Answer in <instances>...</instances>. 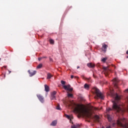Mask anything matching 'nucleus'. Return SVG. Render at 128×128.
<instances>
[{
    "label": "nucleus",
    "instance_id": "1",
    "mask_svg": "<svg viewBox=\"0 0 128 128\" xmlns=\"http://www.w3.org/2000/svg\"><path fill=\"white\" fill-rule=\"evenodd\" d=\"M64 103L69 108L70 106L74 108L73 112L75 114H82L89 118H92V116L94 114V110H98V108L92 106L86 108L84 104H76L70 101H64Z\"/></svg>",
    "mask_w": 128,
    "mask_h": 128
},
{
    "label": "nucleus",
    "instance_id": "28",
    "mask_svg": "<svg viewBox=\"0 0 128 128\" xmlns=\"http://www.w3.org/2000/svg\"><path fill=\"white\" fill-rule=\"evenodd\" d=\"M106 128H112L110 126H107Z\"/></svg>",
    "mask_w": 128,
    "mask_h": 128
},
{
    "label": "nucleus",
    "instance_id": "14",
    "mask_svg": "<svg viewBox=\"0 0 128 128\" xmlns=\"http://www.w3.org/2000/svg\"><path fill=\"white\" fill-rule=\"evenodd\" d=\"M56 120H54L52 122L51 126H56Z\"/></svg>",
    "mask_w": 128,
    "mask_h": 128
},
{
    "label": "nucleus",
    "instance_id": "3",
    "mask_svg": "<svg viewBox=\"0 0 128 128\" xmlns=\"http://www.w3.org/2000/svg\"><path fill=\"white\" fill-rule=\"evenodd\" d=\"M116 124H117V126H120L121 128H128V119L124 118H118L117 120L116 124L113 123L112 126H116Z\"/></svg>",
    "mask_w": 128,
    "mask_h": 128
},
{
    "label": "nucleus",
    "instance_id": "19",
    "mask_svg": "<svg viewBox=\"0 0 128 128\" xmlns=\"http://www.w3.org/2000/svg\"><path fill=\"white\" fill-rule=\"evenodd\" d=\"M90 86H88V84H85L84 86V88H86V89H88V88Z\"/></svg>",
    "mask_w": 128,
    "mask_h": 128
},
{
    "label": "nucleus",
    "instance_id": "35",
    "mask_svg": "<svg viewBox=\"0 0 128 128\" xmlns=\"http://www.w3.org/2000/svg\"><path fill=\"white\" fill-rule=\"evenodd\" d=\"M9 72L10 73V71H9Z\"/></svg>",
    "mask_w": 128,
    "mask_h": 128
},
{
    "label": "nucleus",
    "instance_id": "12",
    "mask_svg": "<svg viewBox=\"0 0 128 128\" xmlns=\"http://www.w3.org/2000/svg\"><path fill=\"white\" fill-rule=\"evenodd\" d=\"M112 82H114V84L116 86H117V84H118V80L116 79V78H114L112 80Z\"/></svg>",
    "mask_w": 128,
    "mask_h": 128
},
{
    "label": "nucleus",
    "instance_id": "4",
    "mask_svg": "<svg viewBox=\"0 0 128 128\" xmlns=\"http://www.w3.org/2000/svg\"><path fill=\"white\" fill-rule=\"evenodd\" d=\"M92 92L96 94V96H94V98L98 99V98L102 100L104 98V94L100 92V90L96 88H94L92 89Z\"/></svg>",
    "mask_w": 128,
    "mask_h": 128
},
{
    "label": "nucleus",
    "instance_id": "17",
    "mask_svg": "<svg viewBox=\"0 0 128 128\" xmlns=\"http://www.w3.org/2000/svg\"><path fill=\"white\" fill-rule=\"evenodd\" d=\"M37 68H42V64H40L37 66Z\"/></svg>",
    "mask_w": 128,
    "mask_h": 128
},
{
    "label": "nucleus",
    "instance_id": "8",
    "mask_svg": "<svg viewBox=\"0 0 128 128\" xmlns=\"http://www.w3.org/2000/svg\"><path fill=\"white\" fill-rule=\"evenodd\" d=\"M37 96L38 100H40V102H44V98L42 97V95L38 94L37 95Z\"/></svg>",
    "mask_w": 128,
    "mask_h": 128
},
{
    "label": "nucleus",
    "instance_id": "9",
    "mask_svg": "<svg viewBox=\"0 0 128 128\" xmlns=\"http://www.w3.org/2000/svg\"><path fill=\"white\" fill-rule=\"evenodd\" d=\"M87 66L88 68H94V66H96V64H94L90 62V63H88L87 64Z\"/></svg>",
    "mask_w": 128,
    "mask_h": 128
},
{
    "label": "nucleus",
    "instance_id": "30",
    "mask_svg": "<svg viewBox=\"0 0 128 128\" xmlns=\"http://www.w3.org/2000/svg\"><path fill=\"white\" fill-rule=\"evenodd\" d=\"M126 54H128V50L126 52Z\"/></svg>",
    "mask_w": 128,
    "mask_h": 128
},
{
    "label": "nucleus",
    "instance_id": "32",
    "mask_svg": "<svg viewBox=\"0 0 128 128\" xmlns=\"http://www.w3.org/2000/svg\"><path fill=\"white\" fill-rule=\"evenodd\" d=\"M4 77L6 78V75L5 74H4Z\"/></svg>",
    "mask_w": 128,
    "mask_h": 128
},
{
    "label": "nucleus",
    "instance_id": "21",
    "mask_svg": "<svg viewBox=\"0 0 128 128\" xmlns=\"http://www.w3.org/2000/svg\"><path fill=\"white\" fill-rule=\"evenodd\" d=\"M66 118H68V120H70V116L66 115Z\"/></svg>",
    "mask_w": 128,
    "mask_h": 128
},
{
    "label": "nucleus",
    "instance_id": "13",
    "mask_svg": "<svg viewBox=\"0 0 128 128\" xmlns=\"http://www.w3.org/2000/svg\"><path fill=\"white\" fill-rule=\"evenodd\" d=\"M94 118L96 120V122H99L100 120V116L98 115H95L94 116Z\"/></svg>",
    "mask_w": 128,
    "mask_h": 128
},
{
    "label": "nucleus",
    "instance_id": "5",
    "mask_svg": "<svg viewBox=\"0 0 128 128\" xmlns=\"http://www.w3.org/2000/svg\"><path fill=\"white\" fill-rule=\"evenodd\" d=\"M63 88L66 90H68V92H72V88L70 87V85H64Z\"/></svg>",
    "mask_w": 128,
    "mask_h": 128
},
{
    "label": "nucleus",
    "instance_id": "20",
    "mask_svg": "<svg viewBox=\"0 0 128 128\" xmlns=\"http://www.w3.org/2000/svg\"><path fill=\"white\" fill-rule=\"evenodd\" d=\"M68 98H72V96H74L72 95V94H68Z\"/></svg>",
    "mask_w": 128,
    "mask_h": 128
},
{
    "label": "nucleus",
    "instance_id": "24",
    "mask_svg": "<svg viewBox=\"0 0 128 128\" xmlns=\"http://www.w3.org/2000/svg\"><path fill=\"white\" fill-rule=\"evenodd\" d=\"M2 68H6V66H4L3 67H2Z\"/></svg>",
    "mask_w": 128,
    "mask_h": 128
},
{
    "label": "nucleus",
    "instance_id": "29",
    "mask_svg": "<svg viewBox=\"0 0 128 128\" xmlns=\"http://www.w3.org/2000/svg\"><path fill=\"white\" fill-rule=\"evenodd\" d=\"M42 60V58H38V60Z\"/></svg>",
    "mask_w": 128,
    "mask_h": 128
},
{
    "label": "nucleus",
    "instance_id": "11",
    "mask_svg": "<svg viewBox=\"0 0 128 128\" xmlns=\"http://www.w3.org/2000/svg\"><path fill=\"white\" fill-rule=\"evenodd\" d=\"M44 88L46 92H50V87L48 85H44Z\"/></svg>",
    "mask_w": 128,
    "mask_h": 128
},
{
    "label": "nucleus",
    "instance_id": "16",
    "mask_svg": "<svg viewBox=\"0 0 128 128\" xmlns=\"http://www.w3.org/2000/svg\"><path fill=\"white\" fill-rule=\"evenodd\" d=\"M106 60H108V58L106 57L103 58L101 60L102 62H106Z\"/></svg>",
    "mask_w": 128,
    "mask_h": 128
},
{
    "label": "nucleus",
    "instance_id": "33",
    "mask_svg": "<svg viewBox=\"0 0 128 128\" xmlns=\"http://www.w3.org/2000/svg\"><path fill=\"white\" fill-rule=\"evenodd\" d=\"M108 120H110V118H108Z\"/></svg>",
    "mask_w": 128,
    "mask_h": 128
},
{
    "label": "nucleus",
    "instance_id": "31",
    "mask_svg": "<svg viewBox=\"0 0 128 128\" xmlns=\"http://www.w3.org/2000/svg\"><path fill=\"white\" fill-rule=\"evenodd\" d=\"M77 68H80V66H78V67Z\"/></svg>",
    "mask_w": 128,
    "mask_h": 128
},
{
    "label": "nucleus",
    "instance_id": "26",
    "mask_svg": "<svg viewBox=\"0 0 128 128\" xmlns=\"http://www.w3.org/2000/svg\"><path fill=\"white\" fill-rule=\"evenodd\" d=\"M72 128H76V126H72Z\"/></svg>",
    "mask_w": 128,
    "mask_h": 128
},
{
    "label": "nucleus",
    "instance_id": "34",
    "mask_svg": "<svg viewBox=\"0 0 128 128\" xmlns=\"http://www.w3.org/2000/svg\"><path fill=\"white\" fill-rule=\"evenodd\" d=\"M126 58H128V56H126Z\"/></svg>",
    "mask_w": 128,
    "mask_h": 128
},
{
    "label": "nucleus",
    "instance_id": "10",
    "mask_svg": "<svg viewBox=\"0 0 128 128\" xmlns=\"http://www.w3.org/2000/svg\"><path fill=\"white\" fill-rule=\"evenodd\" d=\"M56 91H54L53 92H52V94H51V96L52 98V100H54V98L56 97L54 96H56Z\"/></svg>",
    "mask_w": 128,
    "mask_h": 128
},
{
    "label": "nucleus",
    "instance_id": "27",
    "mask_svg": "<svg viewBox=\"0 0 128 128\" xmlns=\"http://www.w3.org/2000/svg\"><path fill=\"white\" fill-rule=\"evenodd\" d=\"M70 78H74V76L72 75Z\"/></svg>",
    "mask_w": 128,
    "mask_h": 128
},
{
    "label": "nucleus",
    "instance_id": "22",
    "mask_svg": "<svg viewBox=\"0 0 128 128\" xmlns=\"http://www.w3.org/2000/svg\"><path fill=\"white\" fill-rule=\"evenodd\" d=\"M61 84H62L64 85V84H66V82H64V80H62L61 81Z\"/></svg>",
    "mask_w": 128,
    "mask_h": 128
},
{
    "label": "nucleus",
    "instance_id": "23",
    "mask_svg": "<svg viewBox=\"0 0 128 128\" xmlns=\"http://www.w3.org/2000/svg\"><path fill=\"white\" fill-rule=\"evenodd\" d=\"M56 110H60V106L58 104L57 106L56 107Z\"/></svg>",
    "mask_w": 128,
    "mask_h": 128
},
{
    "label": "nucleus",
    "instance_id": "25",
    "mask_svg": "<svg viewBox=\"0 0 128 128\" xmlns=\"http://www.w3.org/2000/svg\"><path fill=\"white\" fill-rule=\"evenodd\" d=\"M124 92H128V89H126V90H124Z\"/></svg>",
    "mask_w": 128,
    "mask_h": 128
},
{
    "label": "nucleus",
    "instance_id": "2",
    "mask_svg": "<svg viewBox=\"0 0 128 128\" xmlns=\"http://www.w3.org/2000/svg\"><path fill=\"white\" fill-rule=\"evenodd\" d=\"M120 100V96L118 95V94H116V96L115 97V100L112 101V102L113 104L112 105V108H107L106 110L108 112H110V110H116L117 112H124V108H122L120 107V105L118 104V100Z\"/></svg>",
    "mask_w": 128,
    "mask_h": 128
},
{
    "label": "nucleus",
    "instance_id": "7",
    "mask_svg": "<svg viewBox=\"0 0 128 128\" xmlns=\"http://www.w3.org/2000/svg\"><path fill=\"white\" fill-rule=\"evenodd\" d=\"M28 72L30 76H34V74H36V70H34V71L31 70L30 71V70H29Z\"/></svg>",
    "mask_w": 128,
    "mask_h": 128
},
{
    "label": "nucleus",
    "instance_id": "15",
    "mask_svg": "<svg viewBox=\"0 0 128 128\" xmlns=\"http://www.w3.org/2000/svg\"><path fill=\"white\" fill-rule=\"evenodd\" d=\"M52 77V74H50V73L48 74L47 78L48 80H50V78Z\"/></svg>",
    "mask_w": 128,
    "mask_h": 128
},
{
    "label": "nucleus",
    "instance_id": "6",
    "mask_svg": "<svg viewBox=\"0 0 128 128\" xmlns=\"http://www.w3.org/2000/svg\"><path fill=\"white\" fill-rule=\"evenodd\" d=\"M107 48H108V45H106V44L104 43L102 44V50L103 52H106Z\"/></svg>",
    "mask_w": 128,
    "mask_h": 128
},
{
    "label": "nucleus",
    "instance_id": "18",
    "mask_svg": "<svg viewBox=\"0 0 128 128\" xmlns=\"http://www.w3.org/2000/svg\"><path fill=\"white\" fill-rule=\"evenodd\" d=\"M50 44H54V40L50 39Z\"/></svg>",
    "mask_w": 128,
    "mask_h": 128
}]
</instances>
